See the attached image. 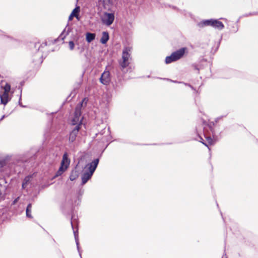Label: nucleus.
Wrapping results in <instances>:
<instances>
[{
  "label": "nucleus",
  "instance_id": "obj_12",
  "mask_svg": "<svg viewBox=\"0 0 258 258\" xmlns=\"http://www.w3.org/2000/svg\"><path fill=\"white\" fill-rule=\"evenodd\" d=\"M79 176V171L76 169L72 170L71 174L70 176L71 180L73 181L77 179Z\"/></svg>",
  "mask_w": 258,
  "mask_h": 258
},
{
  "label": "nucleus",
  "instance_id": "obj_25",
  "mask_svg": "<svg viewBox=\"0 0 258 258\" xmlns=\"http://www.w3.org/2000/svg\"><path fill=\"white\" fill-rule=\"evenodd\" d=\"M203 144H204V145H205V146H207V144H205V143H203Z\"/></svg>",
  "mask_w": 258,
  "mask_h": 258
},
{
  "label": "nucleus",
  "instance_id": "obj_23",
  "mask_svg": "<svg viewBox=\"0 0 258 258\" xmlns=\"http://www.w3.org/2000/svg\"><path fill=\"white\" fill-rule=\"evenodd\" d=\"M203 144H204V145H205V146H207V144H205V143H203Z\"/></svg>",
  "mask_w": 258,
  "mask_h": 258
},
{
  "label": "nucleus",
  "instance_id": "obj_14",
  "mask_svg": "<svg viewBox=\"0 0 258 258\" xmlns=\"http://www.w3.org/2000/svg\"><path fill=\"white\" fill-rule=\"evenodd\" d=\"M80 12V7H77L75 9L73 10V11L72 12V14L74 15L75 17L78 19L79 20L78 15Z\"/></svg>",
  "mask_w": 258,
  "mask_h": 258
},
{
  "label": "nucleus",
  "instance_id": "obj_15",
  "mask_svg": "<svg viewBox=\"0 0 258 258\" xmlns=\"http://www.w3.org/2000/svg\"><path fill=\"white\" fill-rule=\"evenodd\" d=\"M32 208V205L31 204H29L26 209V215L28 217L31 218L32 216L30 214L31 210Z\"/></svg>",
  "mask_w": 258,
  "mask_h": 258
},
{
  "label": "nucleus",
  "instance_id": "obj_13",
  "mask_svg": "<svg viewBox=\"0 0 258 258\" xmlns=\"http://www.w3.org/2000/svg\"><path fill=\"white\" fill-rule=\"evenodd\" d=\"M95 37V34L93 33H87L86 34V40L90 43L93 41Z\"/></svg>",
  "mask_w": 258,
  "mask_h": 258
},
{
  "label": "nucleus",
  "instance_id": "obj_20",
  "mask_svg": "<svg viewBox=\"0 0 258 258\" xmlns=\"http://www.w3.org/2000/svg\"><path fill=\"white\" fill-rule=\"evenodd\" d=\"M4 165V162L3 161H0V168H2Z\"/></svg>",
  "mask_w": 258,
  "mask_h": 258
},
{
  "label": "nucleus",
  "instance_id": "obj_22",
  "mask_svg": "<svg viewBox=\"0 0 258 258\" xmlns=\"http://www.w3.org/2000/svg\"><path fill=\"white\" fill-rule=\"evenodd\" d=\"M76 240L77 244V245H78V241L76 238Z\"/></svg>",
  "mask_w": 258,
  "mask_h": 258
},
{
  "label": "nucleus",
  "instance_id": "obj_21",
  "mask_svg": "<svg viewBox=\"0 0 258 258\" xmlns=\"http://www.w3.org/2000/svg\"><path fill=\"white\" fill-rule=\"evenodd\" d=\"M18 199H19V198H18L15 200V201H14V204H15V203H16L17 202V201H18Z\"/></svg>",
  "mask_w": 258,
  "mask_h": 258
},
{
  "label": "nucleus",
  "instance_id": "obj_2",
  "mask_svg": "<svg viewBox=\"0 0 258 258\" xmlns=\"http://www.w3.org/2000/svg\"><path fill=\"white\" fill-rule=\"evenodd\" d=\"M186 48H182L175 52L172 53L170 56H167L165 58L166 63H170L172 62L176 61L181 58L185 52L186 51Z\"/></svg>",
  "mask_w": 258,
  "mask_h": 258
},
{
  "label": "nucleus",
  "instance_id": "obj_16",
  "mask_svg": "<svg viewBox=\"0 0 258 258\" xmlns=\"http://www.w3.org/2000/svg\"><path fill=\"white\" fill-rule=\"evenodd\" d=\"M31 177H27L25 178L24 182L22 184L23 188H25L27 184V183L29 181Z\"/></svg>",
  "mask_w": 258,
  "mask_h": 258
},
{
  "label": "nucleus",
  "instance_id": "obj_24",
  "mask_svg": "<svg viewBox=\"0 0 258 258\" xmlns=\"http://www.w3.org/2000/svg\"><path fill=\"white\" fill-rule=\"evenodd\" d=\"M203 144H204V145H205V146H207V144H205V143H203Z\"/></svg>",
  "mask_w": 258,
  "mask_h": 258
},
{
  "label": "nucleus",
  "instance_id": "obj_18",
  "mask_svg": "<svg viewBox=\"0 0 258 258\" xmlns=\"http://www.w3.org/2000/svg\"><path fill=\"white\" fill-rule=\"evenodd\" d=\"M207 141L209 144H212L213 143V140L210 137L206 138Z\"/></svg>",
  "mask_w": 258,
  "mask_h": 258
},
{
  "label": "nucleus",
  "instance_id": "obj_9",
  "mask_svg": "<svg viewBox=\"0 0 258 258\" xmlns=\"http://www.w3.org/2000/svg\"><path fill=\"white\" fill-rule=\"evenodd\" d=\"M110 81V73L108 71H105L100 78L101 82L104 85H107Z\"/></svg>",
  "mask_w": 258,
  "mask_h": 258
},
{
  "label": "nucleus",
  "instance_id": "obj_19",
  "mask_svg": "<svg viewBox=\"0 0 258 258\" xmlns=\"http://www.w3.org/2000/svg\"><path fill=\"white\" fill-rule=\"evenodd\" d=\"M74 17H75V16L74 15H72V14H71V15H70V17H69V21H71V20H72L73 18Z\"/></svg>",
  "mask_w": 258,
  "mask_h": 258
},
{
  "label": "nucleus",
  "instance_id": "obj_8",
  "mask_svg": "<svg viewBox=\"0 0 258 258\" xmlns=\"http://www.w3.org/2000/svg\"><path fill=\"white\" fill-rule=\"evenodd\" d=\"M85 101V99L82 101V104L81 105H78L76 107V111L75 112L74 117L72 120V123L73 124H76L78 123H81V106L82 105L83 102Z\"/></svg>",
  "mask_w": 258,
  "mask_h": 258
},
{
  "label": "nucleus",
  "instance_id": "obj_7",
  "mask_svg": "<svg viewBox=\"0 0 258 258\" xmlns=\"http://www.w3.org/2000/svg\"><path fill=\"white\" fill-rule=\"evenodd\" d=\"M3 88L4 90V92L3 94L0 92V98L1 103L5 105L9 101V93L11 89V86L9 84H6Z\"/></svg>",
  "mask_w": 258,
  "mask_h": 258
},
{
  "label": "nucleus",
  "instance_id": "obj_11",
  "mask_svg": "<svg viewBox=\"0 0 258 258\" xmlns=\"http://www.w3.org/2000/svg\"><path fill=\"white\" fill-rule=\"evenodd\" d=\"M109 39V34L107 32H103L100 39V42L102 44H105Z\"/></svg>",
  "mask_w": 258,
  "mask_h": 258
},
{
  "label": "nucleus",
  "instance_id": "obj_1",
  "mask_svg": "<svg viewBox=\"0 0 258 258\" xmlns=\"http://www.w3.org/2000/svg\"><path fill=\"white\" fill-rule=\"evenodd\" d=\"M99 163V159H96L92 162L87 164L83 170L82 180L83 184L86 183L91 178Z\"/></svg>",
  "mask_w": 258,
  "mask_h": 258
},
{
  "label": "nucleus",
  "instance_id": "obj_4",
  "mask_svg": "<svg viewBox=\"0 0 258 258\" xmlns=\"http://www.w3.org/2000/svg\"><path fill=\"white\" fill-rule=\"evenodd\" d=\"M115 19L114 12H104L101 16V21L103 24L106 26H110Z\"/></svg>",
  "mask_w": 258,
  "mask_h": 258
},
{
  "label": "nucleus",
  "instance_id": "obj_5",
  "mask_svg": "<svg viewBox=\"0 0 258 258\" xmlns=\"http://www.w3.org/2000/svg\"><path fill=\"white\" fill-rule=\"evenodd\" d=\"M132 48L130 47L124 48L122 54V60L120 62V65L122 69L125 68L129 64L130 52Z\"/></svg>",
  "mask_w": 258,
  "mask_h": 258
},
{
  "label": "nucleus",
  "instance_id": "obj_3",
  "mask_svg": "<svg viewBox=\"0 0 258 258\" xmlns=\"http://www.w3.org/2000/svg\"><path fill=\"white\" fill-rule=\"evenodd\" d=\"M70 164V160L68 158V155L65 153L62 157V159L61 162L60 166L57 171L55 176L61 175L65 171L67 170Z\"/></svg>",
  "mask_w": 258,
  "mask_h": 258
},
{
  "label": "nucleus",
  "instance_id": "obj_17",
  "mask_svg": "<svg viewBox=\"0 0 258 258\" xmlns=\"http://www.w3.org/2000/svg\"><path fill=\"white\" fill-rule=\"evenodd\" d=\"M69 45L70 49L71 50L74 49V46H75V44H74V43L73 41H70L69 43Z\"/></svg>",
  "mask_w": 258,
  "mask_h": 258
},
{
  "label": "nucleus",
  "instance_id": "obj_6",
  "mask_svg": "<svg viewBox=\"0 0 258 258\" xmlns=\"http://www.w3.org/2000/svg\"><path fill=\"white\" fill-rule=\"evenodd\" d=\"M202 26H211L215 28L221 30L223 28V24L220 21L216 20H208L202 22L200 24Z\"/></svg>",
  "mask_w": 258,
  "mask_h": 258
},
{
  "label": "nucleus",
  "instance_id": "obj_10",
  "mask_svg": "<svg viewBox=\"0 0 258 258\" xmlns=\"http://www.w3.org/2000/svg\"><path fill=\"white\" fill-rule=\"evenodd\" d=\"M79 128H80L79 126L77 125L71 133V134L70 135V137H69V140L70 142H73V141H74L75 140L79 130Z\"/></svg>",
  "mask_w": 258,
  "mask_h": 258
}]
</instances>
